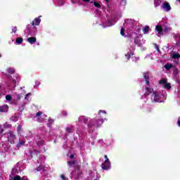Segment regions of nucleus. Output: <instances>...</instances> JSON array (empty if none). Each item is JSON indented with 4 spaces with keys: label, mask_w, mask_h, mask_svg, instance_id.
Instances as JSON below:
<instances>
[{
    "label": "nucleus",
    "mask_w": 180,
    "mask_h": 180,
    "mask_svg": "<svg viewBox=\"0 0 180 180\" xmlns=\"http://www.w3.org/2000/svg\"><path fill=\"white\" fill-rule=\"evenodd\" d=\"M142 94H143L145 98L150 95L152 102H164V98H165V94H160L148 86H146L145 89L142 90Z\"/></svg>",
    "instance_id": "nucleus-1"
},
{
    "label": "nucleus",
    "mask_w": 180,
    "mask_h": 180,
    "mask_svg": "<svg viewBox=\"0 0 180 180\" xmlns=\"http://www.w3.org/2000/svg\"><path fill=\"white\" fill-rule=\"evenodd\" d=\"M106 116V110H100L98 112V116L96 119L90 120L87 124L88 127H99V126H102L103 122H105V117Z\"/></svg>",
    "instance_id": "nucleus-2"
},
{
    "label": "nucleus",
    "mask_w": 180,
    "mask_h": 180,
    "mask_svg": "<svg viewBox=\"0 0 180 180\" xmlns=\"http://www.w3.org/2000/svg\"><path fill=\"white\" fill-rule=\"evenodd\" d=\"M136 44H137L138 46H141L142 44L140 42V39H139V37L134 39V43H133V41H129L130 49H129V51L127 52V53L125 54V57L127 60H129L131 56L134 54V50H136Z\"/></svg>",
    "instance_id": "nucleus-3"
},
{
    "label": "nucleus",
    "mask_w": 180,
    "mask_h": 180,
    "mask_svg": "<svg viewBox=\"0 0 180 180\" xmlns=\"http://www.w3.org/2000/svg\"><path fill=\"white\" fill-rule=\"evenodd\" d=\"M155 30H156V34L157 36H158V37H160V36H162L164 34V33H167V32H169V30H171V27H169V26L168 25L160 26V25H157L155 27Z\"/></svg>",
    "instance_id": "nucleus-4"
},
{
    "label": "nucleus",
    "mask_w": 180,
    "mask_h": 180,
    "mask_svg": "<svg viewBox=\"0 0 180 180\" xmlns=\"http://www.w3.org/2000/svg\"><path fill=\"white\" fill-rule=\"evenodd\" d=\"M7 138L8 141L11 143V144H14L15 140H16V136L13 134V131H10L7 134H5L2 136L1 139Z\"/></svg>",
    "instance_id": "nucleus-5"
},
{
    "label": "nucleus",
    "mask_w": 180,
    "mask_h": 180,
    "mask_svg": "<svg viewBox=\"0 0 180 180\" xmlns=\"http://www.w3.org/2000/svg\"><path fill=\"white\" fill-rule=\"evenodd\" d=\"M104 158L105 160L104 161V162L102 163L101 167L102 169L108 171L112 168V167L110 166V161L109 160V158H108V155H106L104 156Z\"/></svg>",
    "instance_id": "nucleus-6"
},
{
    "label": "nucleus",
    "mask_w": 180,
    "mask_h": 180,
    "mask_svg": "<svg viewBox=\"0 0 180 180\" xmlns=\"http://www.w3.org/2000/svg\"><path fill=\"white\" fill-rule=\"evenodd\" d=\"M159 84L161 85V86H162V88L167 89V91L171 89V84L168 83V80L167 79H162L160 81H159Z\"/></svg>",
    "instance_id": "nucleus-7"
},
{
    "label": "nucleus",
    "mask_w": 180,
    "mask_h": 180,
    "mask_svg": "<svg viewBox=\"0 0 180 180\" xmlns=\"http://www.w3.org/2000/svg\"><path fill=\"white\" fill-rule=\"evenodd\" d=\"M88 123V118L85 116H80L78 118L77 120V124L78 126H80L81 127H84L85 124Z\"/></svg>",
    "instance_id": "nucleus-8"
},
{
    "label": "nucleus",
    "mask_w": 180,
    "mask_h": 180,
    "mask_svg": "<svg viewBox=\"0 0 180 180\" xmlns=\"http://www.w3.org/2000/svg\"><path fill=\"white\" fill-rule=\"evenodd\" d=\"M9 80L11 82V86L12 88L16 87V81H20V77L18 75H15L13 77H9Z\"/></svg>",
    "instance_id": "nucleus-9"
},
{
    "label": "nucleus",
    "mask_w": 180,
    "mask_h": 180,
    "mask_svg": "<svg viewBox=\"0 0 180 180\" xmlns=\"http://www.w3.org/2000/svg\"><path fill=\"white\" fill-rule=\"evenodd\" d=\"M133 25H134V20L127 19L125 20L123 26L124 27H127V29H130V27H133Z\"/></svg>",
    "instance_id": "nucleus-10"
},
{
    "label": "nucleus",
    "mask_w": 180,
    "mask_h": 180,
    "mask_svg": "<svg viewBox=\"0 0 180 180\" xmlns=\"http://www.w3.org/2000/svg\"><path fill=\"white\" fill-rule=\"evenodd\" d=\"M81 170L79 169H75V170L71 174V178L73 179H79V176H81Z\"/></svg>",
    "instance_id": "nucleus-11"
},
{
    "label": "nucleus",
    "mask_w": 180,
    "mask_h": 180,
    "mask_svg": "<svg viewBox=\"0 0 180 180\" xmlns=\"http://www.w3.org/2000/svg\"><path fill=\"white\" fill-rule=\"evenodd\" d=\"M162 9L165 12H169L171 11V5H169V3L165 1L162 4Z\"/></svg>",
    "instance_id": "nucleus-12"
},
{
    "label": "nucleus",
    "mask_w": 180,
    "mask_h": 180,
    "mask_svg": "<svg viewBox=\"0 0 180 180\" xmlns=\"http://www.w3.org/2000/svg\"><path fill=\"white\" fill-rule=\"evenodd\" d=\"M16 173H12L10 175L9 180H22V178L19 175H15ZM15 175V176H13Z\"/></svg>",
    "instance_id": "nucleus-13"
},
{
    "label": "nucleus",
    "mask_w": 180,
    "mask_h": 180,
    "mask_svg": "<svg viewBox=\"0 0 180 180\" xmlns=\"http://www.w3.org/2000/svg\"><path fill=\"white\" fill-rule=\"evenodd\" d=\"M41 22V20L38 18H35L32 22L31 25L32 26H39V25H40V22Z\"/></svg>",
    "instance_id": "nucleus-14"
},
{
    "label": "nucleus",
    "mask_w": 180,
    "mask_h": 180,
    "mask_svg": "<svg viewBox=\"0 0 180 180\" xmlns=\"http://www.w3.org/2000/svg\"><path fill=\"white\" fill-rule=\"evenodd\" d=\"M27 41H28L30 44H34V43L37 41V39H36V37H31L27 39Z\"/></svg>",
    "instance_id": "nucleus-15"
},
{
    "label": "nucleus",
    "mask_w": 180,
    "mask_h": 180,
    "mask_svg": "<svg viewBox=\"0 0 180 180\" xmlns=\"http://www.w3.org/2000/svg\"><path fill=\"white\" fill-rule=\"evenodd\" d=\"M43 114V112H38L36 114V116L34 117L35 120H37V122H43V120L41 119V115Z\"/></svg>",
    "instance_id": "nucleus-16"
},
{
    "label": "nucleus",
    "mask_w": 180,
    "mask_h": 180,
    "mask_svg": "<svg viewBox=\"0 0 180 180\" xmlns=\"http://www.w3.org/2000/svg\"><path fill=\"white\" fill-rule=\"evenodd\" d=\"M8 110H9L8 105H3L0 106V112H8Z\"/></svg>",
    "instance_id": "nucleus-17"
},
{
    "label": "nucleus",
    "mask_w": 180,
    "mask_h": 180,
    "mask_svg": "<svg viewBox=\"0 0 180 180\" xmlns=\"http://www.w3.org/2000/svg\"><path fill=\"white\" fill-rule=\"evenodd\" d=\"M115 23H116L115 20H112V21H108L107 25H103V27H109L110 26H113V25H115Z\"/></svg>",
    "instance_id": "nucleus-18"
},
{
    "label": "nucleus",
    "mask_w": 180,
    "mask_h": 180,
    "mask_svg": "<svg viewBox=\"0 0 180 180\" xmlns=\"http://www.w3.org/2000/svg\"><path fill=\"white\" fill-rule=\"evenodd\" d=\"M39 171H44V165H40L37 169H34V172H37Z\"/></svg>",
    "instance_id": "nucleus-19"
},
{
    "label": "nucleus",
    "mask_w": 180,
    "mask_h": 180,
    "mask_svg": "<svg viewBox=\"0 0 180 180\" xmlns=\"http://www.w3.org/2000/svg\"><path fill=\"white\" fill-rule=\"evenodd\" d=\"M143 78H145V81L148 85H150V82L148 81V72L143 73Z\"/></svg>",
    "instance_id": "nucleus-20"
},
{
    "label": "nucleus",
    "mask_w": 180,
    "mask_h": 180,
    "mask_svg": "<svg viewBox=\"0 0 180 180\" xmlns=\"http://www.w3.org/2000/svg\"><path fill=\"white\" fill-rule=\"evenodd\" d=\"M72 131H74V126L70 125L68 127H66L67 133H72Z\"/></svg>",
    "instance_id": "nucleus-21"
},
{
    "label": "nucleus",
    "mask_w": 180,
    "mask_h": 180,
    "mask_svg": "<svg viewBox=\"0 0 180 180\" xmlns=\"http://www.w3.org/2000/svg\"><path fill=\"white\" fill-rule=\"evenodd\" d=\"M149 30H150V27H148V26H147V25L145 26V27L143 28V32L144 34H147L148 33Z\"/></svg>",
    "instance_id": "nucleus-22"
},
{
    "label": "nucleus",
    "mask_w": 180,
    "mask_h": 180,
    "mask_svg": "<svg viewBox=\"0 0 180 180\" xmlns=\"http://www.w3.org/2000/svg\"><path fill=\"white\" fill-rule=\"evenodd\" d=\"M172 67H174V65H172V64L167 63L165 65V70H171V68H172Z\"/></svg>",
    "instance_id": "nucleus-23"
},
{
    "label": "nucleus",
    "mask_w": 180,
    "mask_h": 180,
    "mask_svg": "<svg viewBox=\"0 0 180 180\" xmlns=\"http://www.w3.org/2000/svg\"><path fill=\"white\" fill-rule=\"evenodd\" d=\"M68 164L69 167H75V165H77V161H68Z\"/></svg>",
    "instance_id": "nucleus-24"
},
{
    "label": "nucleus",
    "mask_w": 180,
    "mask_h": 180,
    "mask_svg": "<svg viewBox=\"0 0 180 180\" xmlns=\"http://www.w3.org/2000/svg\"><path fill=\"white\" fill-rule=\"evenodd\" d=\"M13 98L15 101H20V98H22V96H20V94H15L13 95Z\"/></svg>",
    "instance_id": "nucleus-25"
},
{
    "label": "nucleus",
    "mask_w": 180,
    "mask_h": 180,
    "mask_svg": "<svg viewBox=\"0 0 180 180\" xmlns=\"http://www.w3.org/2000/svg\"><path fill=\"white\" fill-rule=\"evenodd\" d=\"M30 29H32V25H27L26 27V32H27L28 36L29 34H32V32H30Z\"/></svg>",
    "instance_id": "nucleus-26"
},
{
    "label": "nucleus",
    "mask_w": 180,
    "mask_h": 180,
    "mask_svg": "<svg viewBox=\"0 0 180 180\" xmlns=\"http://www.w3.org/2000/svg\"><path fill=\"white\" fill-rule=\"evenodd\" d=\"M16 44H22L23 43V39L18 37L15 39Z\"/></svg>",
    "instance_id": "nucleus-27"
},
{
    "label": "nucleus",
    "mask_w": 180,
    "mask_h": 180,
    "mask_svg": "<svg viewBox=\"0 0 180 180\" xmlns=\"http://www.w3.org/2000/svg\"><path fill=\"white\" fill-rule=\"evenodd\" d=\"M8 74H15V69L13 68H9L8 69Z\"/></svg>",
    "instance_id": "nucleus-28"
},
{
    "label": "nucleus",
    "mask_w": 180,
    "mask_h": 180,
    "mask_svg": "<svg viewBox=\"0 0 180 180\" xmlns=\"http://www.w3.org/2000/svg\"><path fill=\"white\" fill-rule=\"evenodd\" d=\"M53 123H54V120H52V119H49V120H48L47 126H48L49 127H50L51 126V124H53Z\"/></svg>",
    "instance_id": "nucleus-29"
},
{
    "label": "nucleus",
    "mask_w": 180,
    "mask_h": 180,
    "mask_svg": "<svg viewBox=\"0 0 180 180\" xmlns=\"http://www.w3.org/2000/svg\"><path fill=\"white\" fill-rule=\"evenodd\" d=\"M30 96H32V94L30 93H28L25 95V101H27V102H29L30 99H29V97Z\"/></svg>",
    "instance_id": "nucleus-30"
},
{
    "label": "nucleus",
    "mask_w": 180,
    "mask_h": 180,
    "mask_svg": "<svg viewBox=\"0 0 180 180\" xmlns=\"http://www.w3.org/2000/svg\"><path fill=\"white\" fill-rule=\"evenodd\" d=\"M3 127H4V129H11V127H12V125L8 123H6L3 125Z\"/></svg>",
    "instance_id": "nucleus-31"
},
{
    "label": "nucleus",
    "mask_w": 180,
    "mask_h": 180,
    "mask_svg": "<svg viewBox=\"0 0 180 180\" xmlns=\"http://www.w3.org/2000/svg\"><path fill=\"white\" fill-rule=\"evenodd\" d=\"M68 157V160H73L74 159V155L71 154V153H68L67 155Z\"/></svg>",
    "instance_id": "nucleus-32"
},
{
    "label": "nucleus",
    "mask_w": 180,
    "mask_h": 180,
    "mask_svg": "<svg viewBox=\"0 0 180 180\" xmlns=\"http://www.w3.org/2000/svg\"><path fill=\"white\" fill-rule=\"evenodd\" d=\"M11 120H12V122H18L19 120V117H12Z\"/></svg>",
    "instance_id": "nucleus-33"
},
{
    "label": "nucleus",
    "mask_w": 180,
    "mask_h": 180,
    "mask_svg": "<svg viewBox=\"0 0 180 180\" xmlns=\"http://www.w3.org/2000/svg\"><path fill=\"white\" fill-rule=\"evenodd\" d=\"M180 58L179 53H173L172 54V58Z\"/></svg>",
    "instance_id": "nucleus-34"
},
{
    "label": "nucleus",
    "mask_w": 180,
    "mask_h": 180,
    "mask_svg": "<svg viewBox=\"0 0 180 180\" xmlns=\"http://www.w3.org/2000/svg\"><path fill=\"white\" fill-rule=\"evenodd\" d=\"M160 4L161 3L160 2V1L157 0V1H155L154 6H155V8H157V6H160Z\"/></svg>",
    "instance_id": "nucleus-35"
},
{
    "label": "nucleus",
    "mask_w": 180,
    "mask_h": 180,
    "mask_svg": "<svg viewBox=\"0 0 180 180\" xmlns=\"http://www.w3.org/2000/svg\"><path fill=\"white\" fill-rule=\"evenodd\" d=\"M6 100L8 101V102L11 101L12 100V96L11 95H6Z\"/></svg>",
    "instance_id": "nucleus-36"
},
{
    "label": "nucleus",
    "mask_w": 180,
    "mask_h": 180,
    "mask_svg": "<svg viewBox=\"0 0 180 180\" xmlns=\"http://www.w3.org/2000/svg\"><path fill=\"white\" fill-rule=\"evenodd\" d=\"M131 58L132 61H134V62L139 61V58L136 57V56H132Z\"/></svg>",
    "instance_id": "nucleus-37"
},
{
    "label": "nucleus",
    "mask_w": 180,
    "mask_h": 180,
    "mask_svg": "<svg viewBox=\"0 0 180 180\" xmlns=\"http://www.w3.org/2000/svg\"><path fill=\"white\" fill-rule=\"evenodd\" d=\"M94 5L96 8H101V4L98 2H94Z\"/></svg>",
    "instance_id": "nucleus-38"
},
{
    "label": "nucleus",
    "mask_w": 180,
    "mask_h": 180,
    "mask_svg": "<svg viewBox=\"0 0 180 180\" xmlns=\"http://www.w3.org/2000/svg\"><path fill=\"white\" fill-rule=\"evenodd\" d=\"M17 131L18 134H20V131H22V126L19 125L18 127Z\"/></svg>",
    "instance_id": "nucleus-39"
},
{
    "label": "nucleus",
    "mask_w": 180,
    "mask_h": 180,
    "mask_svg": "<svg viewBox=\"0 0 180 180\" xmlns=\"http://www.w3.org/2000/svg\"><path fill=\"white\" fill-rule=\"evenodd\" d=\"M40 86V82L39 81L35 82L34 87L38 88V86Z\"/></svg>",
    "instance_id": "nucleus-40"
},
{
    "label": "nucleus",
    "mask_w": 180,
    "mask_h": 180,
    "mask_svg": "<svg viewBox=\"0 0 180 180\" xmlns=\"http://www.w3.org/2000/svg\"><path fill=\"white\" fill-rule=\"evenodd\" d=\"M120 34L122 36H124V27L121 28Z\"/></svg>",
    "instance_id": "nucleus-41"
},
{
    "label": "nucleus",
    "mask_w": 180,
    "mask_h": 180,
    "mask_svg": "<svg viewBox=\"0 0 180 180\" xmlns=\"http://www.w3.org/2000/svg\"><path fill=\"white\" fill-rule=\"evenodd\" d=\"M23 144H25V141H21V142H20V143L17 145L18 148H19L21 146H23Z\"/></svg>",
    "instance_id": "nucleus-42"
},
{
    "label": "nucleus",
    "mask_w": 180,
    "mask_h": 180,
    "mask_svg": "<svg viewBox=\"0 0 180 180\" xmlns=\"http://www.w3.org/2000/svg\"><path fill=\"white\" fill-rule=\"evenodd\" d=\"M17 31H18V27H14L12 29V33H16Z\"/></svg>",
    "instance_id": "nucleus-43"
},
{
    "label": "nucleus",
    "mask_w": 180,
    "mask_h": 180,
    "mask_svg": "<svg viewBox=\"0 0 180 180\" xmlns=\"http://www.w3.org/2000/svg\"><path fill=\"white\" fill-rule=\"evenodd\" d=\"M173 72H174V74L175 75H176L177 74L179 73V70L178 69H174V70H173Z\"/></svg>",
    "instance_id": "nucleus-44"
},
{
    "label": "nucleus",
    "mask_w": 180,
    "mask_h": 180,
    "mask_svg": "<svg viewBox=\"0 0 180 180\" xmlns=\"http://www.w3.org/2000/svg\"><path fill=\"white\" fill-rule=\"evenodd\" d=\"M155 49H156L157 51H158V53H160V47L158 46V45L155 44Z\"/></svg>",
    "instance_id": "nucleus-45"
},
{
    "label": "nucleus",
    "mask_w": 180,
    "mask_h": 180,
    "mask_svg": "<svg viewBox=\"0 0 180 180\" xmlns=\"http://www.w3.org/2000/svg\"><path fill=\"white\" fill-rule=\"evenodd\" d=\"M1 133H4V126L2 125L0 126V134H1Z\"/></svg>",
    "instance_id": "nucleus-46"
},
{
    "label": "nucleus",
    "mask_w": 180,
    "mask_h": 180,
    "mask_svg": "<svg viewBox=\"0 0 180 180\" xmlns=\"http://www.w3.org/2000/svg\"><path fill=\"white\" fill-rule=\"evenodd\" d=\"M60 178H61V179H63V180H68L67 178H65V176H64V174H62V175L60 176Z\"/></svg>",
    "instance_id": "nucleus-47"
},
{
    "label": "nucleus",
    "mask_w": 180,
    "mask_h": 180,
    "mask_svg": "<svg viewBox=\"0 0 180 180\" xmlns=\"http://www.w3.org/2000/svg\"><path fill=\"white\" fill-rule=\"evenodd\" d=\"M62 115H63V116H67L68 115V113L67 112V111H63L62 112Z\"/></svg>",
    "instance_id": "nucleus-48"
},
{
    "label": "nucleus",
    "mask_w": 180,
    "mask_h": 180,
    "mask_svg": "<svg viewBox=\"0 0 180 180\" xmlns=\"http://www.w3.org/2000/svg\"><path fill=\"white\" fill-rule=\"evenodd\" d=\"M121 4L122 5H126V0H122L121 1Z\"/></svg>",
    "instance_id": "nucleus-49"
},
{
    "label": "nucleus",
    "mask_w": 180,
    "mask_h": 180,
    "mask_svg": "<svg viewBox=\"0 0 180 180\" xmlns=\"http://www.w3.org/2000/svg\"><path fill=\"white\" fill-rule=\"evenodd\" d=\"M177 124H178L179 127H180V117L178 119Z\"/></svg>",
    "instance_id": "nucleus-50"
},
{
    "label": "nucleus",
    "mask_w": 180,
    "mask_h": 180,
    "mask_svg": "<svg viewBox=\"0 0 180 180\" xmlns=\"http://www.w3.org/2000/svg\"><path fill=\"white\" fill-rule=\"evenodd\" d=\"M174 62L175 63V64L176 65V64H178V63H179V60H174Z\"/></svg>",
    "instance_id": "nucleus-51"
},
{
    "label": "nucleus",
    "mask_w": 180,
    "mask_h": 180,
    "mask_svg": "<svg viewBox=\"0 0 180 180\" xmlns=\"http://www.w3.org/2000/svg\"><path fill=\"white\" fill-rule=\"evenodd\" d=\"M84 2H89L91 0H83Z\"/></svg>",
    "instance_id": "nucleus-52"
},
{
    "label": "nucleus",
    "mask_w": 180,
    "mask_h": 180,
    "mask_svg": "<svg viewBox=\"0 0 180 180\" xmlns=\"http://www.w3.org/2000/svg\"><path fill=\"white\" fill-rule=\"evenodd\" d=\"M16 171L15 169H13V172H15Z\"/></svg>",
    "instance_id": "nucleus-53"
},
{
    "label": "nucleus",
    "mask_w": 180,
    "mask_h": 180,
    "mask_svg": "<svg viewBox=\"0 0 180 180\" xmlns=\"http://www.w3.org/2000/svg\"><path fill=\"white\" fill-rule=\"evenodd\" d=\"M3 147L5 148L6 146H5V145H4V144H3Z\"/></svg>",
    "instance_id": "nucleus-54"
},
{
    "label": "nucleus",
    "mask_w": 180,
    "mask_h": 180,
    "mask_svg": "<svg viewBox=\"0 0 180 180\" xmlns=\"http://www.w3.org/2000/svg\"><path fill=\"white\" fill-rule=\"evenodd\" d=\"M105 2H109V0H105Z\"/></svg>",
    "instance_id": "nucleus-55"
},
{
    "label": "nucleus",
    "mask_w": 180,
    "mask_h": 180,
    "mask_svg": "<svg viewBox=\"0 0 180 180\" xmlns=\"http://www.w3.org/2000/svg\"><path fill=\"white\" fill-rule=\"evenodd\" d=\"M1 57V54H0V58Z\"/></svg>",
    "instance_id": "nucleus-56"
},
{
    "label": "nucleus",
    "mask_w": 180,
    "mask_h": 180,
    "mask_svg": "<svg viewBox=\"0 0 180 180\" xmlns=\"http://www.w3.org/2000/svg\"><path fill=\"white\" fill-rule=\"evenodd\" d=\"M99 141H102V140H100Z\"/></svg>",
    "instance_id": "nucleus-57"
}]
</instances>
